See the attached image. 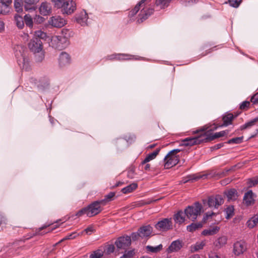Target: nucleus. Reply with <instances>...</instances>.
Instances as JSON below:
<instances>
[{
  "label": "nucleus",
  "instance_id": "9b49d317",
  "mask_svg": "<svg viewBox=\"0 0 258 258\" xmlns=\"http://www.w3.org/2000/svg\"><path fill=\"white\" fill-rule=\"evenodd\" d=\"M247 249V243L243 240L237 241L233 244V253L236 256L243 254Z\"/></svg>",
  "mask_w": 258,
  "mask_h": 258
},
{
  "label": "nucleus",
  "instance_id": "20e7f679",
  "mask_svg": "<svg viewBox=\"0 0 258 258\" xmlns=\"http://www.w3.org/2000/svg\"><path fill=\"white\" fill-rule=\"evenodd\" d=\"M55 6L61 8L62 14L70 15L76 9V3L72 0H52Z\"/></svg>",
  "mask_w": 258,
  "mask_h": 258
},
{
  "label": "nucleus",
  "instance_id": "3c124183",
  "mask_svg": "<svg viewBox=\"0 0 258 258\" xmlns=\"http://www.w3.org/2000/svg\"><path fill=\"white\" fill-rule=\"evenodd\" d=\"M10 12L8 11V8L7 6H4L0 3V15H6Z\"/></svg>",
  "mask_w": 258,
  "mask_h": 258
},
{
  "label": "nucleus",
  "instance_id": "c85d7f7f",
  "mask_svg": "<svg viewBox=\"0 0 258 258\" xmlns=\"http://www.w3.org/2000/svg\"><path fill=\"white\" fill-rule=\"evenodd\" d=\"M172 0H155V5L160 9L168 7Z\"/></svg>",
  "mask_w": 258,
  "mask_h": 258
},
{
  "label": "nucleus",
  "instance_id": "39448f33",
  "mask_svg": "<svg viewBox=\"0 0 258 258\" xmlns=\"http://www.w3.org/2000/svg\"><path fill=\"white\" fill-rule=\"evenodd\" d=\"M213 131V130L209 129V126L205 125L200 129L197 130L195 133H198L200 132H203L206 143L213 141L215 139L223 137L228 133V132L223 131L213 134L212 133Z\"/></svg>",
  "mask_w": 258,
  "mask_h": 258
},
{
  "label": "nucleus",
  "instance_id": "864d4df0",
  "mask_svg": "<svg viewBox=\"0 0 258 258\" xmlns=\"http://www.w3.org/2000/svg\"><path fill=\"white\" fill-rule=\"evenodd\" d=\"M135 254L134 250H131L125 252L122 256L119 258H132Z\"/></svg>",
  "mask_w": 258,
  "mask_h": 258
},
{
  "label": "nucleus",
  "instance_id": "338daca9",
  "mask_svg": "<svg viewBox=\"0 0 258 258\" xmlns=\"http://www.w3.org/2000/svg\"><path fill=\"white\" fill-rule=\"evenodd\" d=\"M222 146H223V144H218L215 145L213 147V149H215V150L219 149L221 148Z\"/></svg>",
  "mask_w": 258,
  "mask_h": 258
},
{
  "label": "nucleus",
  "instance_id": "79ce46f5",
  "mask_svg": "<svg viewBox=\"0 0 258 258\" xmlns=\"http://www.w3.org/2000/svg\"><path fill=\"white\" fill-rule=\"evenodd\" d=\"M103 251L101 249H97L94 251L90 255V258H101L103 255Z\"/></svg>",
  "mask_w": 258,
  "mask_h": 258
},
{
  "label": "nucleus",
  "instance_id": "6ab92c4d",
  "mask_svg": "<svg viewBox=\"0 0 258 258\" xmlns=\"http://www.w3.org/2000/svg\"><path fill=\"white\" fill-rule=\"evenodd\" d=\"M254 196L251 190L245 192L243 199L244 204L247 207L253 205L254 203Z\"/></svg>",
  "mask_w": 258,
  "mask_h": 258
},
{
  "label": "nucleus",
  "instance_id": "603ef678",
  "mask_svg": "<svg viewBox=\"0 0 258 258\" xmlns=\"http://www.w3.org/2000/svg\"><path fill=\"white\" fill-rule=\"evenodd\" d=\"M12 0H1L0 3L4 5V6H7L8 8V11L10 12L11 10Z\"/></svg>",
  "mask_w": 258,
  "mask_h": 258
},
{
  "label": "nucleus",
  "instance_id": "37998d69",
  "mask_svg": "<svg viewBox=\"0 0 258 258\" xmlns=\"http://www.w3.org/2000/svg\"><path fill=\"white\" fill-rule=\"evenodd\" d=\"M131 55L124 54H114V59L127 60L131 59Z\"/></svg>",
  "mask_w": 258,
  "mask_h": 258
},
{
  "label": "nucleus",
  "instance_id": "680f3d73",
  "mask_svg": "<svg viewBox=\"0 0 258 258\" xmlns=\"http://www.w3.org/2000/svg\"><path fill=\"white\" fill-rule=\"evenodd\" d=\"M94 231V229L93 226H91L85 229L84 231L86 234L90 235Z\"/></svg>",
  "mask_w": 258,
  "mask_h": 258
},
{
  "label": "nucleus",
  "instance_id": "72a5a7b5",
  "mask_svg": "<svg viewBox=\"0 0 258 258\" xmlns=\"http://www.w3.org/2000/svg\"><path fill=\"white\" fill-rule=\"evenodd\" d=\"M205 242L203 241L201 242H197L195 244L191 245L190 250L191 252H194L200 249H202L205 245Z\"/></svg>",
  "mask_w": 258,
  "mask_h": 258
},
{
  "label": "nucleus",
  "instance_id": "f704fd0d",
  "mask_svg": "<svg viewBox=\"0 0 258 258\" xmlns=\"http://www.w3.org/2000/svg\"><path fill=\"white\" fill-rule=\"evenodd\" d=\"M138 187V184L136 183H133L127 186L122 188L121 191L123 194H128L132 192L136 189Z\"/></svg>",
  "mask_w": 258,
  "mask_h": 258
},
{
  "label": "nucleus",
  "instance_id": "cd10ccee",
  "mask_svg": "<svg viewBox=\"0 0 258 258\" xmlns=\"http://www.w3.org/2000/svg\"><path fill=\"white\" fill-rule=\"evenodd\" d=\"M160 150V148H158L156 149L152 153L149 154L145 158V159L142 162L141 164L142 165H144L150 161L155 159L157 155L159 154Z\"/></svg>",
  "mask_w": 258,
  "mask_h": 258
},
{
  "label": "nucleus",
  "instance_id": "7c9ffc66",
  "mask_svg": "<svg viewBox=\"0 0 258 258\" xmlns=\"http://www.w3.org/2000/svg\"><path fill=\"white\" fill-rule=\"evenodd\" d=\"M14 19L17 27L19 29H23L24 27V18L18 14H16L14 16Z\"/></svg>",
  "mask_w": 258,
  "mask_h": 258
},
{
  "label": "nucleus",
  "instance_id": "f3484780",
  "mask_svg": "<svg viewBox=\"0 0 258 258\" xmlns=\"http://www.w3.org/2000/svg\"><path fill=\"white\" fill-rule=\"evenodd\" d=\"M71 58L70 55L66 52H62L58 58V63L60 67H63L70 64Z\"/></svg>",
  "mask_w": 258,
  "mask_h": 258
},
{
  "label": "nucleus",
  "instance_id": "ddd939ff",
  "mask_svg": "<svg viewBox=\"0 0 258 258\" xmlns=\"http://www.w3.org/2000/svg\"><path fill=\"white\" fill-rule=\"evenodd\" d=\"M224 202V200L222 196L217 195L215 196L209 197L208 200V205L209 207H214L218 209L219 207L222 205Z\"/></svg>",
  "mask_w": 258,
  "mask_h": 258
},
{
  "label": "nucleus",
  "instance_id": "4d7b16f0",
  "mask_svg": "<svg viewBox=\"0 0 258 258\" xmlns=\"http://www.w3.org/2000/svg\"><path fill=\"white\" fill-rule=\"evenodd\" d=\"M34 22L37 24H41L44 21V18L42 16L39 15H36L34 18H33Z\"/></svg>",
  "mask_w": 258,
  "mask_h": 258
},
{
  "label": "nucleus",
  "instance_id": "c756f323",
  "mask_svg": "<svg viewBox=\"0 0 258 258\" xmlns=\"http://www.w3.org/2000/svg\"><path fill=\"white\" fill-rule=\"evenodd\" d=\"M227 238L225 236H222L219 237L215 242L214 244L215 246L218 248H220L223 247L227 243Z\"/></svg>",
  "mask_w": 258,
  "mask_h": 258
},
{
  "label": "nucleus",
  "instance_id": "393cba45",
  "mask_svg": "<svg viewBox=\"0 0 258 258\" xmlns=\"http://www.w3.org/2000/svg\"><path fill=\"white\" fill-rule=\"evenodd\" d=\"M173 220L175 223L181 224L185 221L184 214L182 211H178L173 215Z\"/></svg>",
  "mask_w": 258,
  "mask_h": 258
},
{
  "label": "nucleus",
  "instance_id": "0e129e2a",
  "mask_svg": "<svg viewBox=\"0 0 258 258\" xmlns=\"http://www.w3.org/2000/svg\"><path fill=\"white\" fill-rule=\"evenodd\" d=\"M106 252L107 253H111L113 252V245L110 244L108 245V247L106 249Z\"/></svg>",
  "mask_w": 258,
  "mask_h": 258
},
{
  "label": "nucleus",
  "instance_id": "49530a36",
  "mask_svg": "<svg viewBox=\"0 0 258 258\" xmlns=\"http://www.w3.org/2000/svg\"><path fill=\"white\" fill-rule=\"evenodd\" d=\"M258 184V176L249 179L247 181L248 187H251Z\"/></svg>",
  "mask_w": 258,
  "mask_h": 258
},
{
  "label": "nucleus",
  "instance_id": "5701e85b",
  "mask_svg": "<svg viewBox=\"0 0 258 258\" xmlns=\"http://www.w3.org/2000/svg\"><path fill=\"white\" fill-rule=\"evenodd\" d=\"M224 194L226 196L228 201H235L238 197V192L236 189L234 188H231L225 191Z\"/></svg>",
  "mask_w": 258,
  "mask_h": 258
},
{
  "label": "nucleus",
  "instance_id": "a19ab883",
  "mask_svg": "<svg viewBox=\"0 0 258 258\" xmlns=\"http://www.w3.org/2000/svg\"><path fill=\"white\" fill-rule=\"evenodd\" d=\"M162 245L161 244L156 246H152L150 245H148L146 247V249L148 251H150L153 253H156L159 251H160L162 248Z\"/></svg>",
  "mask_w": 258,
  "mask_h": 258
},
{
  "label": "nucleus",
  "instance_id": "ea45409f",
  "mask_svg": "<svg viewBox=\"0 0 258 258\" xmlns=\"http://www.w3.org/2000/svg\"><path fill=\"white\" fill-rule=\"evenodd\" d=\"M123 139L129 144H132L136 140V136L131 133H127L125 135H124L123 137Z\"/></svg>",
  "mask_w": 258,
  "mask_h": 258
},
{
  "label": "nucleus",
  "instance_id": "a211bd4d",
  "mask_svg": "<svg viewBox=\"0 0 258 258\" xmlns=\"http://www.w3.org/2000/svg\"><path fill=\"white\" fill-rule=\"evenodd\" d=\"M183 246V242L180 240H176L171 242V244L167 249L168 253H172L179 251Z\"/></svg>",
  "mask_w": 258,
  "mask_h": 258
},
{
  "label": "nucleus",
  "instance_id": "bb28decb",
  "mask_svg": "<svg viewBox=\"0 0 258 258\" xmlns=\"http://www.w3.org/2000/svg\"><path fill=\"white\" fill-rule=\"evenodd\" d=\"M258 122V116L240 126L239 130L243 131L251 128Z\"/></svg>",
  "mask_w": 258,
  "mask_h": 258
},
{
  "label": "nucleus",
  "instance_id": "69168bd1",
  "mask_svg": "<svg viewBox=\"0 0 258 258\" xmlns=\"http://www.w3.org/2000/svg\"><path fill=\"white\" fill-rule=\"evenodd\" d=\"M209 258H223V257L219 256L216 253H212L209 255Z\"/></svg>",
  "mask_w": 258,
  "mask_h": 258
},
{
  "label": "nucleus",
  "instance_id": "4be33fe9",
  "mask_svg": "<svg viewBox=\"0 0 258 258\" xmlns=\"http://www.w3.org/2000/svg\"><path fill=\"white\" fill-rule=\"evenodd\" d=\"M152 227L148 225L147 226H144L140 228L138 231L140 232L141 237L142 238L149 236L152 232Z\"/></svg>",
  "mask_w": 258,
  "mask_h": 258
},
{
  "label": "nucleus",
  "instance_id": "f257e3e1",
  "mask_svg": "<svg viewBox=\"0 0 258 258\" xmlns=\"http://www.w3.org/2000/svg\"><path fill=\"white\" fill-rule=\"evenodd\" d=\"M151 0H141L128 13L130 17H134L141 10L137 20V23L140 24L147 20L154 12L152 7H145L146 5L150 3Z\"/></svg>",
  "mask_w": 258,
  "mask_h": 258
},
{
  "label": "nucleus",
  "instance_id": "c9c22d12",
  "mask_svg": "<svg viewBox=\"0 0 258 258\" xmlns=\"http://www.w3.org/2000/svg\"><path fill=\"white\" fill-rule=\"evenodd\" d=\"M258 223V215H255L251 218L246 224L247 227L249 228H253Z\"/></svg>",
  "mask_w": 258,
  "mask_h": 258
},
{
  "label": "nucleus",
  "instance_id": "052dcab7",
  "mask_svg": "<svg viewBox=\"0 0 258 258\" xmlns=\"http://www.w3.org/2000/svg\"><path fill=\"white\" fill-rule=\"evenodd\" d=\"M183 3L185 6H187L188 5H190L194 4L197 3L198 2V0H183Z\"/></svg>",
  "mask_w": 258,
  "mask_h": 258
},
{
  "label": "nucleus",
  "instance_id": "a18cd8bd",
  "mask_svg": "<svg viewBox=\"0 0 258 258\" xmlns=\"http://www.w3.org/2000/svg\"><path fill=\"white\" fill-rule=\"evenodd\" d=\"M250 107V101H245L242 102L239 106V108L242 110H247Z\"/></svg>",
  "mask_w": 258,
  "mask_h": 258
},
{
  "label": "nucleus",
  "instance_id": "8fccbe9b",
  "mask_svg": "<svg viewBox=\"0 0 258 258\" xmlns=\"http://www.w3.org/2000/svg\"><path fill=\"white\" fill-rule=\"evenodd\" d=\"M198 178L197 177H195L194 175H189L187 176L186 177H184L181 182L182 183H185L190 181L196 180Z\"/></svg>",
  "mask_w": 258,
  "mask_h": 258
},
{
  "label": "nucleus",
  "instance_id": "a878e982",
  "mask_svg": "<svg viewBox=\"0 0 258 258\" xmlns=\"http://www.w3.org/2000/svg\"><path fill=\"white\" fill-rule=\"evenodd\" d=\"M220 230V227L217 226L211 227L209 229H205L202 232L204 236L213 235L217 234Z\"/></svg>",
  "mask_w": 258,
  "mask_h": 258
},
{
  "label": "nucleus",
  "instance_id": "9d476101",
  "mask_svg": "<svg viewBox=\"0 0 258 258\" xmlns=\"http://www.w3.org/2000/svg\"><path fill=\"white\" fill-rule=\"evenodd\" d=\"M155 228L161 232L167 231L173 228L171 218H164L155 225Z\"/></svg>",
  "mask_w": 258,
  "mask_h": 258
},
{
  "label": "nucleus",
  "instance_id": "7ed1b4c3",
  "mask_svg": "<svg viewBox=\"0 0 258 258\" xmlns=\"http://www.w3.org/2000/svg\"><path fill=\"white\" fill-rule=\"evenodd\" d=\"M113 198V192H110L105 196V198L101 200L96 201L87 207L89 212L87 216L91 217L99 214L102 210L101 206L106 205L107 203L111 201Z\"/></svg>",
  "mask_w": 258,
  "mask_h": 258
},
{
  "label": "nucleus",
  "instance_id": "4c0bfd02",
  "mask_svg": "<svg viewBox=\"0 0 258 258\" xmlns=\"http://www.w3.org/2000/svg\"><path fill=\"white\" fill-rule=\"evenodd\" d=\"M24 22L27 27L30 28L33 27L34 19L30 14H26L24 17Z\"/></svg>",
  "mask_w": 258,
  "mask_h": 258
},
{
  "label": "nucleus",
  "instance_id": "f8f14e48",
  "mask_svg": "<svg viewBox=\"0 0 258 258\" xmlns=\"http://www.w3.org/2000/svg\"><path fill=\"white\" fill-rule=\"evenodd\" d=\"M49 45L55 49L61 50L66 47L68 44L66 42L64 38L58 35L51 37Z\"/></svg>",
  "mask_w": 258,
  "mask_h": 258
},
{
  "label": "nucleus",
  "instance_id": "2f4dec72",
  "mask_svg": "<svg viewBox=\"0 0 258 258\" xmlns=\"http://www.w3.org/2000/svg\"><path fill=\"white\" fill-rule=\"evenodd\" d=\"M202 227V223H192L186 227V229L188 231L192 232L197 230L201 229Z\"/></svg>",
  "mask_w": 258,
  "mask_h": 258
},
{
  "label": "nucleus",
  "instance_id": "6e6d98bb",
  "mask_svg": "<svg viewBox=\"0 0 258 258\" xmlns=\"http://www.w3.org/2000/svg\"><path fill=\"white\" fill-rule=\"evenodd\" d=\"M89 212L87 207L84 208L81 210H79L76 214V216L78 217H80L83 215H86L87 216V213Z\"/></svg>",
  "mask_w": 258,
  "mask_h": 258
},
{
  "label": "nucleus",
  "instance_id": "774afa93",
  "mask_svg": "<svg viewBox=\"0 0 258 258\" xmlns=\"http://www.w3.org/2000/svg\"><path fill=\"white\" fill-rule=\"evenodd\" d=\"M4 26V23L2 21L0 20V32L4 30L5 27Z\"/></svg>",
  "mask_w": 258,
  "mask_h": 258
},
{
  "label": "nucleus",
  "instance_id": "b1692460",
  "mask_svg": "<svg viewBox=\"0 0 258 258\" xmlns=\"http://www.w3.org/2000/svg\"><path fill=\"white\" fill-rule=\"evenodd\" d=\"M39 0H24V9L26 11L35 10V6Z\"/></svg>",
  "mask_w": 258,
  "mask_h": 258
},
{
  "label": "nucleus",
  "instance_id": "473e14b6",
  "mask_svg": "<svg viewBox=\"0 0 258 258\" xmlns=\"http://www.w3.org/2000/svg\"><path fill=\"white\" fill-rule=\"evenodd\" d=\"M224 212L226 213L225 218L227 219H229L232 218L234 215V206L232 205L228 206L225 209Z\"/></svg>",
  "mask_w": 258,
  "mask_h": 258
},
{
  "label": "nucleus",
  "instance_id": "e2e57ef3",
  "mask_svg": "<svg viewBox=\"0 0 258 258\" xmlns=\"http://www.w3.org/2000/svg\"><path fill=\"white\" fill-rule=\"evenodd\" d=\"M78 234L76 232L72 233V234L66 236V239H73L75 238Z\"/></svg>",
  "mask_w": 258,
  "mask_h": 258
},
{
  "label": "nucleus",
  "instance_id": "13d9d810",
  "mask_svg": "<svg viewBox=\"0 0 258 258\" xmlns=\"http://www.w3.org/2000/svg\"><path fill=\"white\" fill-rule=\"evenodd\" d=\"M131 239L132 238L133 241L137 240L140 237H141L140 233L139 231L137 232H133L132 233Z\"/></svg>",
  "mask_w": 258,
  "mask_h": 258
},
{
  "label": "nucleus",
  "instance_id": "58836bf2",
  "mask_svg": "<svg viewBox=\"0 0 258 258\" xmlns=\"http://www.w3.org/2000/svg\"><path fill=\"white\" fill-rule=\"evenodd\" d=\"M14 6L15 11L17 13H21L23 12L22 0H14Z\"/></svg>",
  "mask_w": 258,
  "mask_h": 258
},
{
  "label": "nucleus",
  "instance_id": "2eb2a0df",
  "mask_svg": "<svg viewBox=\"0 0 258 258\" xmlns=\"http://www.w3.org/2000/svg\"><path fill=\"white\" fill-rule=\"evenodd\" d=\"M48 23L52 27L61 28L67 24V21L59 16H54L49 18Z\"/></svg>",
  "mask_w": 258,
  "mask_h": 258
},
{
  "label": "nucleus",
  "instance_id": "412c9836",
  "mask_svg": "<svg viewBox=\"0 0 258 258\" xmlns=\"http://www.w3.org/2000/svg\"><path fill=\"white\" fill-rule=\"evenodd\" d=\"M237 115L238 114L234 115L232 113L228 112L226 113L225 114L223 115L222 120L223 123L221 126H227L230 124H231L234 118H236Z\"/></svg>",
  "mask_w": 258,
  "mask_h": 258
},
{
  "label": "nucleus",
  "instance_id": "423d86ee",
  "mask_svg": "<svg viewBox=\"0 0 258 258\" xmlns=\"http://www.w3.org/2000/svg\"><path fill=\"white\" fill-rule=\"evenodd\" d=\"M202 206L199 202H196L191 206H188L184 210V214L189 220L195 221L198 216L200 215Z\"/></svg>",
  "mask_w": 258,
  "mask_h": 258
},
{
  "label": "nucleus",
  "instance_id": "6e6552de",
  "mask_svg": "<svg viewBox=\"0 0 258 258\" xmlns=\"http://www.w3.org/2000/svg\"><path fill=\"white\" fill-rule=\"evenodd\" d=\"M180 149H174L171 151L165 157L164 167L169 169L176 165L179 162V157L176 154L180 152Z\"/></svg>",
  "mask_w": 258,
  "mask_h": 258
},
{
  "label": "nucleus",
  "instance_id": "aec40b11",
  "mask_svg": "<svg viewBox=\"0 0 258 258\" xmlns=\"http://www.w3.org/2000/svg\"><path fill=\"white\" fill-rule=\"evenodd\" d=\"M39 10L40 13L42 15L47 16L51 12V5L47 2H43L40 5Z\"/></svg>",
  "mask_w": 258,
  "mask_h": 258
},
{
  "label": "nucleus",
  "instance_id": "c03bdc74",
  "mask_svg": "<svg viewBox=\"0 0 258 258\" xmlns=\"http://www.w3.org/2000/svg\"><path fill=\"white\" fill-rule=\"evenodd\" d=\"M216 214L214 212H207L206 213L204 217L203 218L202 221L201 223H202L203 224L206 223L207 221L210 219L211 218L212 216L216 215Z\"/></svg>",
  "mask_w": 258,
  "mask_h": 258
},
{
  "label": "nucleus",
  "instance_id": "4468645a",
  "mask_svg": "<svg viewBox=\"0 0 258 258\" xmlns=\"http://www.w3.org/2000/svg\"><path fill=\"white\" fill-rule=\"evenodd\" d=\"M118 248H126L131 244V237L128 235H123L118 237L114 243Z\"/></svg>",
  "mask_w": 258,
  "mask_h": 258
},
{
  "label": "nucleus",
  "instance_id": "bf43d9fd",
  "mask_svg": "<svg viewBox=\"0 0 258 258\" xmlns=\"http://www.w3.org/2000/svg\"><path fill=\"white\" fill-rule=\"evenodd\" d=\"M250 101L253 104H258V92L251 96Z\"/></svg>",
  "mask_w": 258,
  "mask_h": 258
},
{
  "label": "nucleus",
  "instance_id": "0eeeda50",
  "mask_svg": "<svg viewBox=\"0 0 258 258\" xmlns=\"http://www.w3.org/2000/svg\"><path fill=\"white\" fill-rule=\"evenodd\" d=\"M18 49L20 48L19 46L17 47ZM21 49L16 50V57L17 59V62L20 68L25 71H28L29 69V59L27 55L24 52V49L22 47H20Z\"/></svg>",
  "mask_w": 258,
  "mask_h": 258
},
{
  "label": "nucleus",
  "instance_id": "e433bc0d",
  "mask_svg": "<svg viewBox=\"0 0 258 258\" xmlns=\"http://www.w3.org/2000/svg\"><path fill=\"white\" fill-rule=\"evenodd\" d=\"M72 32L68 29H63L61 31V34L59 35L60 37L64 38L66 42L69 44L68 39L72 36Z\"/></svg>",
  "mask_w": 258,
  "mask_h": 258
},
{
  "label": "nucleus",
  "instance_id": "5fc2aeb1",
  "mask_svg": "<svg viewBox=\"0 0 258 258\" xmlns=\"http://www.w3.org/2000/svg\"><path fill=\"white\" fill-rule=\"evenodd\" d=\"M241 0L237 1V0H229L228 3L229 5L234 7V8H238L241 2Z\"/></svg>",
  "mask_w": 258,
  "mask_h": 258
},
{
  "label": "nucleus",
  "instance_id": "f03ea898",
  "mask_svg": "<svg viewBox=\"0 0 258 258\" xmlns=\"http://www.w3.org/2000/svg\"><path fill=\"white\" fill-rule=\"evenodd\" d=\"M47 39H50L46 33L41 30L35 31L33 38L28 44L29 48L34 53L39 52L42 50V40H47Z\"/></svg>",
  "mask_w": 258,
  "mask_h": 258
},
{
  "label": "nucleus",
  "instance_id": "1a4fd4ad",
  "mask_svg": "<svg viewBox=\"0 0 258 258\" xmlns=\"http://www.w3.org/2000/svg\"><path fill=\"white\" fill-rule=\"evenodd\" d=\"M196 131H194V134H198L197 136L193 138H187L182 141V145L184 146H192L195 145L200 144L202 143H206L203 132H200L198 133H195Z\"/></svg>",
  "mask_w": 258,
  "mask_h": 258
},
{
  "label": "nucleus",
  "instance_id": "09e8293b",
  "mask_svg": "<svg viewBox=\"0 0 258 258\" xmlns=\"http://www.w3.org/2000/svg\"><path fill=\"white\" fill-rule=\"evenodd\" d=\"M243 139V137L232 138V139L229 140L227 142V143L228 144H240L242 142Z\"/></svg>",
  "mask_w": 258,
  "mask_h": 258
},
{
  "label": "nucleus",
  "instance_id": "dca6fc26",
  "mask_svg": "<svg viewBox=\"0 0 258 258\" xmlns=\"http://www.w3.org/2000/svg\"><path fill=\"white\" fill-rule=\"evenodd\" d=\"M88 14L85 10L81 11L76 16L77 22L82 26H87L88 25Z\"/></svg>",
  "mask_w": 258,
  "mask_h": 258
},
{
  "label": "nucleus",
  "instance_id": "de8ad7c7",
  "mask_svg": "<svg viewBox=\"0 0 258 258\" xmlns=\"http://www.w3.org/2000/svg\"><path fill=\"white\" fill-rule=\"evenodd\" d=\"M35 53V59L38 62L42 61L44 58V53L42 50L39 52H36Z\"/></svg>",
  "mask_w": 258,
  "mask_h": 258
}]
</instances>
